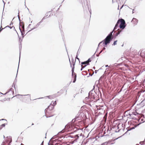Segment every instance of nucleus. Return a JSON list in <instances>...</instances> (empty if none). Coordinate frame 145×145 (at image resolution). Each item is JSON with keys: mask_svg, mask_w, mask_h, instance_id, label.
I'll return each mask as SVG.
<instances>
[{"mask_svg": "<svg viewBox=\"0 0 145 145\" xmlns=\"http://www.w3.org/2000/svg\"><path fill=\"white\" fill-rule=\"evenodd\" d=\"M95 86H94L93 88L88 93V96L86 97L85 100L87 102L93 103L95 102L98 99V96L94 90Z\"/></svg>", "mask_w": 145, "mask_h": 145, "instance_id": "obj_1", "label": "nucleus"}, {"mask_svg": "<svg viewBox=\"0 0 145 145\" xmlns=\"http://www.w3.org/2000/svg\"><path fill=\"white\" fill-rule=\"evenodd\" d=\"M84 116L85 114L83 112H79L75 118L72 119L71 122L68 123L65 127H75L74 122L76 121L82 119Z\"/></svg>", "mask_w": 145, "mask_h": 145, "instance_id": "obj_2", "label": "nucleus"}, {"mask_svg": "<svg viewBox=\"0 0 145 145\" xmlns=\"http://www.w3.org/2000/svg\"><path fill=\"white\" fill-rule=\"evenodd\" d=\"M138 114L135 111L132 112L127 110L124 113L123 116H122V118H123V117H126L129 119L137 120V118L135 116Z\"/></svg>", "mask_w": 145, "mask_h": 145, "instance_id": "obj_3", "label": "nucleus"}, {"mask_svg": "<svg viewBox=\"0 0 145 145\" xmlns=\"http://www.w3.org/2000/svg\"><path fill=\"white\" fill-rule=\"evenodd\" d=\"M75 61L76 60H75V62L74 61V59L73 58H72V59L71 60V61L72 63V65H73V67L72 68V75L73 78H74V80L73 81V83H74L75 82L76 80V73H74V65H75Z\"/></svg>", "mask_w": 145, "mask_h": 145, "instance_id": "obj_4", "label": "nucleus"}, {"mask_svg": "<svg viewBox=\"0 0 145 145\" xmlns=\"http://www.w3.org/2000/svg\"><path fill=\"white\" fill-rule=\"evenodd\" d=\"M119 127H104L105 129V133L106 132L107 133H109L111 132V131H112V133L113 132H119L120 130H118V131H117L116 130V129H118Z\"/></svg>", "mask_w": 145, "mask_h": 145, "instance_id": "obj_5", "label": "nucleus"}, {"mask_svg": "<svg viewBox=\"0 0 145 145\" xmlns=\"http://www.w3.org/2000/svg\"><path fill=\"white\" fill-rule=\"evenodd\" d=\"M119 20H120L119 27L121 29L120 30H122L125 28L126 26L125 22V20L122 18L119 19Z\"/></svg>", "mask_w": 145, "mask_h": 145, "instance_id": "obj_6", "label": "nucleus"}, {"mask_svg": "<svg viewBox=\"0 0 145 145\" xmlns=\"http://www.w3.org/2000/svg\"><path fill=\"white\" fill-rule=\"evenodd\" d=\"M112 38H108L107 37L103 40L104 42L103 43V44H105L104 46L106 47V45L110 42L112 40Z\"/></svg>", "mask_w": 145, "mask_h": 145, "instance_id": "obj_7", "label": "nucleus"}, {"mask_svg": "<svg viewBox=\"0 0 145 145\" xmlns=\"http://www.w3.org/2000/svg\"><path fill=\"white\" fill-rule=\"evenodd\" d=\"M54 108V105H52V103L50 104V105L48 106L47 108L44 111L45 113H48V110H52Z\"/></svg>", "mask_w": 145, "mask_h": 145, "instance_id": "obj_8", "label": "nucleus"}, {"mask_svg": "<svg viewBox=\"0 0 145 145\" xmlns=\"http://www.w3.org/2000/svg\"><path fill=\"white\" fill-rule=\"evenodd\" d=\"M115 30H114V29L106 37H108V38H111L112 39H113L114 37V36H113L112 35V33L114 32V33L116 31H114Z\"/></svg>", "mask_w": 145, "mask_h": 145, "instance_id": "obj_9", "label": "nucleus"}, {"mask_svg": "<svg viewBox=\"0 0 145 145\" xmlns=\"http://www.w3.org/2000/svg\"><path fill=\"white\" fill-rule=\"evenodd\" d=\"M83 8L84 11H85V10H88L90 12V15L91 14V9H90V10H89V7L87 5V3H86V5H83Z\"/></svg>", "mask_w": 145, "mask_h": 145, "instance_id": "obj_10", "label": "nucleus"}, {"mask_svg": "<svg viewBox=\"0 0 145 145\" xmlns=\"http://www.w3.org/2000/svg\"><path fill=\"white\" fill-rule=\"evenodd\" d=\"M91 60L90 58H89L86 61H84V62H82L81 63V64L82 65H83V64H86V65H89V62H91Z\"/></svg>", "mask_w": 145, "mask_h": 145, "instance_id": "obj_11", "label": "nucleus"}, {"mask_svg": "<svg viewBox=\"0 0 145 145\" xmlns=\"http://www.w3.org/2000/svg\"><path fill=\"white\" fill-rule=\"evenodd\" d=\"M138 20L136 18H133L131 22L134 25H136L138 23Z\"/></svg>", "mask_w": 145, "mask_h": 145, "instance_id": "obj_12", "label": "nucleus"}, {"mask_svg": "<svg viewBox=\"0 0 145 145\" xmlns=\"http://www.w3.org/2000/svg\"><path fill=\"white\" fill-rule=\"evenodd\" d=\"M118 31L114 34V37L115 39L116 37L120 33V32L122 31V30L120 29H118L117 30Z\"/></svg>", "mask_w": 145, "mask_h": 145, "instance_id": "obj_13", "label": "nucleus"}, {"mask_svg": "<svg viewBox=\"0 0 145 145\" xmlns=\"http://www.w3.org/2000/svg\"><path fill=\"white\" fill-rule=\"evenodd\" d=\"M119 22L120 20H119V19L118 20L116 23V24L114 28V30H116L119 27Z\"/></svg>", "mask_w": 145, "mask_h": 145, "instance_id": "obj_14", "label": "nucleus"}, {"mask_svg": "<svg viewBox=\"0 0 145 145\" xmlns=\"http://www.w3.org/2000/svg\"><path fill=\"white\" fill-rule=\"evenodd\" d=\"M20 25H19V28H20V27H22V28L23 29H24V23L23 22H21L20 23Z\"/></svg>", "mask_w": 145, "mask_h": 145, "instance_id": "obj_15", "label": "nucleus"}, {"mask_svg": "<svg viewBox=\"0 0 145 145\" xmlns=\"http://www.w3.org/2000/svg\"><path fill=\"white\" fill-rule=\"evenodd\" d=\"M69 131V129L68 127H65V128L62 130L61 131V133H64L65 132H67Z\"/></svg>", "mask_w": 145, "mask_h": 145, "instance_id": "obj_16", "label": "nucleus"}, {"mask_svg": "<svg viewBox=\"0 0 145 145\" xmlns=\"http://www.w3.org/2000/svg\"><path fill=\"white\" fill-rule=\"evenodd\" d=\"M145 91V89H141V90L139 91H138V95H139V96L140 95V93H143Z\"/></svg>", "mask_w": 145, "mask_h": 145, "instance_id": "obj_17", "label": "nucleus"}, {"mask_svg": "<svg viewBox=\"0 0 145 145\" xmlns=\"http://www.w3.org/2000/svg\"><path fill=\"white\" fill-rule=\"evenodd\" d=\"M18 96H27V98L29 99H31V96L30 94H27L26 95H20L18 94L17 95Z\"/></svg>", "mask_w": 145, "mask_h": 145, "instance_id": "obj_18", "label": "nucleus"}, {"mask_svg": "<svg viewBox=\"0 0 145 145\" xmlns=\"http://www.w3.org/2000/svg\"><path fill=\"white\" fill-rule=\"evenodd\" d=\"M19 29L21 33V35L22 36V38H23L24 37V30H24V31H22V29L20 28H20Z\"/></svg>", "mask_w": 145, "mask_h": 145, "instance_id": "obj_19", "label": "nucleus"}, {"mask_svg": "<svg viewBox=\"0 0 145 145\" xmlns=\"http://www.w3.org/2000/svg\"><path fill=\"white\" fill-rule=\"evenodd\" d=\"M40 25L38 24V23L36 25V26H35V27H33V28L32 29H31V30H29L28 32H30V31H31L34 29H35L36 28H38V27L39 26V25Z\"/></svg>", "mask_w": 145, "mask_h": 145, "instance_id": "obj_20", "label": "nucleus"}, {"mask_svg": "<svg viewBox=\"0 0 145 145\" xmlns=\"http://www.w3.org/2000/svg\"><path fill=\"white\" fill-rule=\"evenodd\" d=\"M111 144V142H106L103 143L101 145H110Z\"/></svg>", "mask_w": 145, "mask_h": 145, "instance_id": "obj_21", "label": "nucleus"}, {"mask_svg": "<svg viewBox=\"0 0 145 145\" xmlns=\"http://www.w3.org/2000/svg\"><path fill=\"white\" fill-rule=\"evenodd\" d=\"M83 65H81V68L80 69L81 71H82V70L84 68H85V67H86L87 65H86L87 64H83Z\"/></svg>", "mask_w": 145, "mask_h": 145, "instance_id": "obj_22", "label": "nucleus"}, {"mask_svg": "<svg viewBox=\"0 0 145 145\" xmlns=\"http://www.w3.org/2000/svg\"><path fill=\"white\" fill-rule=\"evenodd\" d=\"M140 56L142 57H145V53L144 52H141L140 54Z\"/></svg>", "mask_w": 145, "mask_h": 145, "instance_id": "obj_23", "label": "nucleus"}, {"mask_svg": "<svg viewBox=\"0 0 145 145\" xmlns=\"http://www.w3.org/2000/svg\"><path fill=\"white\" fill-rule=\"evenodd\" d=\"M122 64V63H115L114 64V66L115 67L120 66Z\"/></svg>", "mask_w": 145, "mask_h": 145, "instance_id": "obj_24", "label": "nucleus"}, {"mask_svg": "<svg viewBox=\"0 0 145 145\" xmlns=\"http://www.w3.org/2000/svg\"><path fill=\"white\" fill-rule=\"evenodd\" d=\"M105 77V75L104 74H103L102 75L100 78L99 80H98V82L99 83L100 82V81L103 78Z\"/></svg>", "mask_w": 145, "mask_h": 145, "instance_id": "obj_25", "label": "nucleus"}, {"mask_svg": "<svg viewBox=\"0 0 145 145\" xmlns=\"http://www.w3.org/2000/svg\"><path fill=\"white\" fill-rule=\"evenodd\" d=\"M7 27H8L9 28H10V29H11L13 27L14 28V29L15 30V31H16V30H15V27H14V26H12V27H11V26H9L8 25V26H6V27H5V28Z\"/></svg>", "mask_w": 145, "mask_h": 145, "instance_id": "obj_26", "label": "nucleus"}, {"mask_svg": "<svg viewBox=\"0 0 145 145\" xmlns=\"http://www.w3.org/2000/svg\"><path fill=\"white\" fill-rule=\"evenodd\" d=\"M80 48H79L78 51L77 53V54H76V57H78V55H79V54L80 53Z\"/></svg>", "mask_w": 145, "mask_h": 145, "instance_id": "obj_27", "label": "nucleus"}, {"mask_svg": "<svg viewBox=\"0 0 145 145\" xmlns=\"http://www.w3.org/2000/svg\"><path fill=\"white\" fill-rule=\"evenodd\" d=\"M16 79L14 81V82L13 84V85L12 86V87H13V86H14V88L15 89V82L16 83Z\"/></svg>", "mask_w": 145, "mask_h": 145, "instance_id": "obj_28", "label": "nucleus"}, {"mask_svg": "<svg viewBox=\"0 0 145 145\" xmlns=\"http://www.w3.org/2000/svg\"><path fill=\"white\" fill-rule=\"evenodd\" d=\"M46 97H48L49 99H51L52 98H53V95H49V96H47Z\"/></svg>", "mask_w": 145, "mask_h": 145, "instance_id": "obj_29", "label": "nucleus"}, {"mask_svg": "<svg viewBox=\"0 0 145 145\" xmlns=\"http://www.w3.org/2000/svg\"><path fill=\"white\" fill-rule=\"evenodd\" d=\"M117 40H115V41H114V43H113V44H112V45L113 46H114V45H115L116 44H117Z\"/></svg>", "mask_w": 145, "mask_h": 145, "instance_id": "obj_30", "label": "nucleus"}, {"mask_svg": "<svg viewBox=\"0 0 145 145\" xmlns=\"http://www.w3.org/2000/svg\"><path fill=\"white\" fill-rule=\"evenodd\" d=\"M122 61V60L120 58L117 61V62H121Z\"/></svg>", "mask_w": 145, "mask_h": 145, "instance_id": "obj_31", "label": "nucleus"}, {"mask_svg": "<svg viewBox=\"0 0 145 145\" xmlns=\"http://www.w3.org/2000/svg\"><path fill=\"white\" fill-rule=\"evenodd\" d=\"M5 125H6L5 123L3 124L2 125H0V127H4L5 126Z\"/></svg>", "mask_w": 145, "mask_h": 145, "instance_id": "obj_32", "label": "nucleus"}, {"mask_svg": "<svg viewBox=\"0 0 145 145\" xmlns=\"http://www.w3.org/2000/svg\"><path fill=\"white\" fill-rule=\"evenodd\" d=\"M74 138H75V139H77L79 138V136L78 135H76L75 136Z\"/></svg>", "mask_w": 145, "mask_h": 145, "instance_id": "obj_33", "label": "nucleus"}, {"mask_svg": "<svg viewBox=\"0 0 145 145\" xmlns=\"http://www.w3.org/2000/svg\"><path fill=\"white\" fill-rule=\"evenodd\" d=\"M53 102V104L52 105H54V106L56 105V101H55L54 102Z\"/></svg>", "mask_w": 145, "mask_h": 145, "instance_id": "obj_34", "label": "nucleus"}, {"mask_svg": "<svg viewBox=\"0 0 145 145\" xmlns=\"http://www.w3.org/2000/svg\"><path fill=\"white\" fill-rule=\"evenodd\" d=\"M121 59L122 60V61H125V57H121Z\"/></svg>", "mask_w": 145, "mask_h": 145, "instance_id": "obj_35", "label": "nucleus"}, {"mask_svg": "<svg viewBox=\"0 0 145 145\" xmlns=\"http://www.w3.org/2000/svg\"><path fill=\"white\" fill-rule=\"evenodd\" d=\"M1 28H2V26L1 25V27L0 28V32L3 29H4L5 28V27L3 28H2V29Z\"/></svg>", "mask_w": 145, "mask_h": 145, "instance_id": "obj_36", "label": "nucleus"}, {"mask_svg": "<svg viewBox=\"0 0 145 145\" xmlns=\"http://www.w3.org/2000/svg\"><path fill=\"white\" fill-rule=\"evenodd\" d=\"M43 21L42 20H41L38 23V24L40 25L41 23Z\"/></svg>", "mask_w": 145, "mask_h": 145, "instance_id": "obj_37", "label": "nucleus"}, {"mask_svg": "<svg viewBox=\"0 0 145 145\" xmlns=\"http://www.w3.org/2000/svg\"><path fill=\"white\" fill-rule=\"evenodd\" d=\"M103 42H104V41H103V40L102 41H101V42H100L99 43V44H98V47L99 46V45H100Z\"/></svg>", "mask_w": 145, "mask_h": 145, "instance_id": "obj_38", "label": "nucleus"}, {"mask_svg": "<svg viewBox=\"0 0 145 145\" xmlns=\"http://www.w3.org/2000/svg\"><path fill=\"white\" fill-rule=\"evenodd\" d=\"M69 63H70V66H71V67H72V65H71V62L70 60L69 59Z\"/></svg>", "mask_w": 145, "mask_h": 145, "instance_id": "obj_39", "label": "nucleus"}, {"mask_svg": "<svg viewBox=\"0 0 145 145\" xmlns=\"http://www.w3.org/2000/svg\"><path fill=\"white\" fill-rule=\"evenodd\" d=\"M19 12H18V19H20V16H19Z\"/></svg>", "mask_w": 145, "mask_h": 145, "instance_id": "obj_40", "label": "nucleus"}, {"mask_svg": "<svg viewBox=\"0 0 145 145\" xmlns=\"http://www.w3.org/2000/svg\"><path fill=\"white\" fill-rule=\"evenodd\" d=\"M45 116H46V118H49V117H52V116H53V115L52 116H47V115H45Z\"/></svg>", "mask_w": 145, "mask_h": 145, "instance_id": "obj_41", "label": "nucleus"}, {"mask_svg": "<svg viewBox=\"0 0 145 145\" xmlns=\"http://www.w3.org/2000/svg\"><path fill=\"white\" fill-rule=\"evenodd\" d=\"M46 18L45 16L42 19V20L43 21V20L45 19H46Z\"/></svg>", "mask_w": 145, "mask_h": 145, "instance_id": "obj_42", "label": "nucleus"}, {"mask_svg": "<svg viewBox=\"0 0 145 145\" xmlns=\"http://www.w3.org/2000/svg\"><path fill=\"white\" fill-rule=\"evenodd\" d=\"M19 62H20V61H19ZM19 64L18 65V70L17 71V74H16V77L17 76V75L18 69V68H19Z\"/></svg>", "mask_w": 145, "mask_h": 145, "instance_id": "obj_43", "label": "nucleus"}, {"mask_svg": "<svg viewBox=\"0 0 145 145\" xmlns=\"http://www.w3.org/2000/svg\"><path fill=\"white\" fill-rule=\"evenodd\" d=\"M98 71H99V70H95V73H96H96H97V72Z\"/></svg>", "mask_w": 145, "mask_h": 145, "instance_id": "obj_44", "label": "nucleus"}, {"mask_svg": "<svg viewBox=\"0 0 145 145\" xmlns=\"http://www.w3.org/2000/svg\"><path fill=\"white\" fill-rule=\"evenodd\" d=\"M19 40L20 42H21L22 41V39H20V38H19Z\"/></svg>", "mask_w": 145, "mask_h": 145, "instance_id": "obj_45", "label": "nucleus"}, {"mask_svg": "<svg viewBox=\"0 0 145 145\" xmlns=\"http://www.w3.org/2000/svg\"><path fill=\"white\" fill-rule=\"evenodd\" d=\"M12 89H12V88H10V91H11L12 92H13V91L12 90Z\"/></svg>", "mask_w": 145, "mask_h": 145, "instance_id": "obj_46", "label": "nucleus"}, {"mask_svg": "<svg viewBox=\"0 0 145 145\" xmlns=\"http://www.w3.org/2000/svg\"><path fill=\"white\" fill-rule=\"evenodd\" d=\"M76 58L78 59L79 61V59L78 58V57H77L76 56Z\"/></svg>", "mask_w": 145, "mask_h": 145, "instance_id": "obj_47", "label": "nucleus"}, {"mask_svg": "<svg viewBox=\"0 0 145 145\" xmlns=\"http://www.w3.org/2000/svg\"><path fill=\"white\" fill-rule=\"evenodd\" d=\"M103 50H101L99 53V54H100L103 52Z\"/></svg>", "mask_w": 145, "mask_h": 145, "instance_id": "obj_48", "label": "nucleus"}, {"mask_svg": "<svg viewBox=\"0 0 145 145\" xmlns=\"http://www.w3.org/2000/svg\"><path fill=\"white\" fill-rule=\"evenodd\" d=\"M13 24V23L12 22H11L10 24V25H12Z\"/></svg>", "mask_w": 145, "mask_h": 145, "instance_id": "obj_49", "label": "nucleus"}, {"mask_svg": "<svg viewBox=\"0 0 145 145\" xmlns=\"http://www.w3.org/2000/svg\"><path fill=\"white\" fill-rule=\"evenodd\" d=\"M100 54H96V56H97V57H98L99 56V55Z\"/></svg>", "mask_w": 145, "mask_h": 145, "instance_id": "obj_50", "label": "nucleus"}, {"mask_svg": "<svg viewBox=\"0 0 145 145\" xmlns=\"http://www.w3.org/2000/svg\"><path fill=\"white\" fill-rule=\"evenodd\" d=\"M105 47H103V49L102 50H103V51L104 50H105Z\"/></svg>", "mask_w": 145, "mask_h": 145, "instance_id": "obj_51", "label": "nucleus"}, {"mask_svg": "<svg viewBox=\"0 0 145 145\" xmlns=\"http://www.w3.org/2000/svg\"><path fill=\"white\" fill-rule=\"evenodd\" d=\"M105 66L106 67H109L108 65H106Z\"/></svg>", "mask_w": 145, "mask_h": 145, "instance_id": "obj_52", "label": "nucleus"}, {"mask_svg": "<svg viewBox=\"0 0 145 145\" xmlns=\"http://www.w3.org/2000/svg\"><path fill=\"white\" fill-rule=\"evenodd\" d=\"M119 125H120V123H119L117 125V127H118Z\"/></svg>", "mask_w": 145, "mask_h": 145, "instance_id": "obj_53", "label": "nucleus"}, {"mask_svg": "<svg viewBox=\"0 0 145 145\" xmlns=\"http://www.w3.org/2000/svg\"><path fill=\"white\" fill-rule=\"evenodd\" d=\"M3 3H4V5H5V2L3 0Z\"/></svg>", "mask_w": 145, "mask_h": 145, "instance_id": "obj_54", "label": "nucleus"}, {"mask_svg": "<svg viewBox=\"0 0 145 145\" xmlns=\"http://www.w3.org/2000/svg\"><path fill=\"white\" fill-rule=\"evenodd\" d=\"M19 21L20 22V23L21 22V20H20V19H19Z\"/></svg>", "mask_w": 145, "mask_h": 145, "instance_id": "obj_55", "label": "nucleus"}, {"mask_svg": "<svg viewBox=\"0 0 145 145\" xmlns=\"http://www.w3.org/2000/svg\"><path fill=\"white\" fill-rule=\"evenodd\" d=\"M82 72H84L86 73V71H82Z\"/></svg>", "mask_w": 145, "mask_h": 145, "instance_id": "obj_56", "label": "nucleus"}, {"mask_svg": "<svg viewBox=\"0 0 145 145\" xmlns=\"http://www.w3.org/2000/svg\"><path fill=\"white\" fill-rule=\"evenodd\" d=\"M93 69L94 70H95V67H93Z\"/></svg>", "mask_w": 145, "mask_h": 145, "instance_id": "obj_57", "label": "nucleus"}, {"mask_svg": "<svg viewBox=\"0 0 145 145\" xmlns=\"http://www.w3.org/2000/svg\"><path fill=\"white\" fill-rule=\"evenodd\" d=\"M89 75L91 76H92L93 75V74H91L90 73H89Z\"/></svg>", "mask_w": 145, "mask_h": 145, "instance_id": "obj_58", "label": "nucleus"}, {"mask_svg": "<svg viewBox=\"0 0 145 145\" xmlns=\"http://www.w3.org/2000/svg\"><path fill=\"white\" fill-rule=\"evenodd\" d=\"M66 51H67V54H68V52H67V49L66 47Z\"/></svg>", "mask_w": 145, "mask_h": 145, "instance_id": "obj_59", "label": "nucleus"}, {"mask_svg": "<svg viewBox=\"0 0 145 145\" xmlns=\"http://www.w3.org/2000/svg\"><path fill=\"white\" fill-rule=\"evenodd\" d=\"M123 86L122 88L120 90V92H121V90H122V88H123Z\"/></svg>", "mask_w": 145, "mask_h": 145, "instance_id": "obj_60", "label": "nucleus"}, {"mask_svg": "<svg viewBox=\"0 0 145 145\" xmlns=\"http://www.w3.org/2000/svg\"><path fill=\"white\" fill-rule=\"evenodd\" d=\"M25 6L26 7V5H25Z\"/></svg>", "mask_w": 145, "mask_h": 145, "instance_id": "obj_61", "label": "nucleus"}, {"mask_svg": "<svg viewBox=\"0 0 145 145\" xmlns=\"http://www.w3.org/2000/svg\"><path fill=\"white\" fill-rule=\"evenodd\" d=\"M123 5H122V6L121 7V8H120V9H121V8H122V7H123Z\"/></svg>", "mask_w": 145, "mask_h": 145, "instance_id": "obj_62", "label": "nucleus"}, {"mask_svg": "<svg viewBox=\"0 0 145 145\" xmlns=\"http://www.w3.org/2000/svg\"><path fill=\"white\" fill-rule=\"evenodd\" d=\"M134 128L135 127H132V128H131V129H134Z\"/></svg>", "mask_w": 145, "mask_h": 145, "instance_id": "obj_63", "label": "nucleus"}, {"mask_svg": "<svg viewBox=\"0 0 145 145\" xmlns=\"http://www.w3.org/2000/svg\"><path fill=\"white\" fill-rule=\"evenodd\" d=\"M21 145H24V144H23L22 143H21Z\"/></svg>", "mask_w": 145, "mask_h": 145, "instance_id": "obj_64", "label": "nucleus"}]
</instances>
